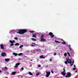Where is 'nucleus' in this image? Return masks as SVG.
I'll use <instances>...</instances> for the list:
<instances>
[{
    "mask_svg": "<svg viewBox=\"0 0 78 78\" xmlns=\"http://www.w3.org/2000/svg\"><path fill=\"white\" fill-rule=\"evenodd\" d=\"M0 47L1 49H4V46H3V44H1L0 45Z\"/></svg>",
    "mask_w": 78,
    "mask_h": 78,
    "instance_id": "obj_11",
    "label": "nucleus"
},
{
    "mask_svg": "<svg viewBox=\"0 0 78 78\" xmlns=\"http://www.w3.org/2000/svg\"><path fill=\"white\" fill-rule=\"evenodd\" d=\"M41 67V65H38V67Z\"/></svg>",
    "mask_w": 78,
    "mask_h": 78,
    "instance_id": "obj_36",
    "label": "nucleus"
},
{
    "mask_svg": "<svg viewBox=\"0 0 78 78\" xmlns=\"http://www.w3.org/2000/svg\"><path fill=\"white\" fill-rule=\"evenodd\" d=\"M44 37V35H42L41 37V42H44L45 41V39L43 38Z\"/></svg>",
    "mask_w": 78,
    "mask_h": 78,
    "instance_id": "obj_4",
    "label": "nucleus"
},
{
    "mask_svg": "<svg viewBox=\"0 0 78 78\" xmlns=\"http://www.w3.org/2000/svg\"><path fill=\"white\" fill-rule=\"evenodd\" d=\"M67 54H68V55L69 56H70V53L69 52H68Z\"/></svg>",
    "mask_w": 78,
    "mask_h": 78,
    "instance_id": "obj_31",
    "label": "nucleus"
},
{
    "mask_svg": "<svg viewBox=\"0 0 78 78\" xmlns=\"http://www.w3.org/2000/svg\"><path fill=\"white\" fill-rule=\"evenodd\" d=\"M50 61H52V59H50Z\"/></svg>",
    "mask_w": 78,
    "mask_h": 78,
    "instance_id": "obj_38",
    "label": "nucleus"
},
{
    "mask_svg": "<svg viewBox=\"0 0 78 78\" xmlns=\"http://www.w3.org/2000/svg\"><path fill=\"white\" fill-rule=\"evenodd\" d=\"M33 37H35L36 38V35L34 34L33 35Z\"/></svg>",
    "mask_w": 78,
    "mask_h": 78,
    "instance_id": "obj_18",
    "label": "nucleus"
},
{
    "mask_svg": "<svg viewBox=\"0 0 78 78\" xmlns=\"http://www.w3.org/2000/svg\"><path fill=\"white\" fill-rule=\"evenodd\" d=\"M23 69H24V68H21V70H23Z\"/></svg>",
    "mask_w": 78,
    "mask_h": 78,
    "instance_id": "obj_33",
    "label": "nucleus"
},
{
    "mask_svg": "<svg viewBox=\"0 0 78 78\" xmlns=\"http://www.w3.org/2000/svg\"><path fill=\"white\" fill-rule=\"evenodd\" d=\"M5 68L6 69V70H7L8 69V68L7 67H5Z\"/></svg>",
    "mask_w": 78,
    "mask_h": 78,
    "instance_id": "obj_32",
    "label": "nucleus"
},
{
    "mask_svg": "<svg viewBox=\"0 0 78 78\" xmlns=\"http://www.w3.org/2000/svg\"><path fill=\"white\" fill-rule=\"evenodd\" d=\"M54 55H55V56L56 55V53H55L54 54Z\"/></svg>",
    "mask_w": 78,
    "mask_h": 78,
    "instance_id": "obj_35",
    "label": "nucleus"
},
{
    "mask_svg": "<svg viewBox=\"0 0 78 78\" xmlns=\"http://www.w3.org/2000/svg\"><path fill=\"white\" fill-rule=\"evenodd\" d=\"M13 55H15V56H17V54L15 52L13 53Z\"/></svg>",
    "mask_w": 78,
    "mask_h": 78,
    "instance_id": "obj_13",
    "label": "nucleus"
},
{
    "mask_svg": "<svg viewBox=\"0 0 78 78\" xmlns=\"http://www.w3.org/2000/svg\"><path fill=\"white\" fill-rule=\"evenodd\" d=\"M33 44H32L31 45V47H34V46H35V45H36V44H35V43H34Z\"/></svg>",
    "mask_w": 78,
    "mask_h": 78,
    "instance_id": "obj_20",
    "label": "nucleus"
},
{
    "mask_svg": "<svg viewBox=\"0 0 78 78\" xmlns=\"http://www.w3.org/2000/svg\"><path fill=\"white\" fill-rule=\"evenodd\" d=\"M30 72H29V74H30Z\"/></svg>",
    "mask_w": 78,
    "mask_h": 78,
    "instance_id": "obj_44",
    "label": "nucleus"
},
{
    "mask_svg": "<svg viewBox=\"0 0 78 78\" xmlns=\"http://www.w3.org/2000/svg\"><path fill=\"white\" fill-rule=\"evenodd\" d=\"M2 73V71L0 70V73Z\"/></svg>",
    "mask_w": 78,
    "mask_h": 78,
    "instance_id": "obj_39",
    "label": "nucleus"
},
{
    "mask_svg": "<svg viewBox=\"0 0 78 78\" xmlns=\"http://www.w3.org/2000/svg\"><path fill=\"white\" fill-rule=\"evenodd\" d=\"M16 73V72H13L12 73V74L13 75H14Z\"/></svg>",
    "mask_w": 78,
    "mask_h": 78,
    "instance_id": "obj_14",
    "label": "nucleus"
},
{
    "mask_svg": "<svg viewBox=\"0 0 78 78\" xmlns=\"http://www.w3.org/2000/svg\"><path fill=\"white\" fill-rule=\"evenodd\" d=\"M67 76H66L65 77L66 78H69L71 76V73H67Z\"/></svg>",
    "mask_w": 78,
    "mask_h": 78,
    "instance_id": "obj_5",
    "label": "nucleus"
},
{
    "mask_svg": "<svg viewBox=\"0 0 78 78\" xmlns=\"http://www.w3.org/2000/svg\"><path fill=\"white\" fill-rule=\"evenodd\" d=\"M30 61H33V59H31V60H30Z\"/></svg>",
    "mask_w": 78,
    "mask_h": 78,
    "instance_id": "obj_42",
    "label": "nucleus"
},
{
    "mask_svg": "<svg viewBox=\"0 0 78 78\" xmlns=\"http://www.w3.org/2000/svg\"><path fill=\"white\" fill-rule=\"evenodd\" d=\"M31 39V40H32V41H37L36 39L33 38H32Z\"/></svg>",
    "mask_w": 78,
    "mask_h": 78,
    "instance_id": "obj_16",
    "label": "nucleus"
},
{
    "mask_svg": "<svg viewBox=\"0 0 78 78\" xmlns=\"http://www.w3.org/2000/svg\"><path fill=\"white\" fill-rule=\"evenodd\" d=\"M69 48L70 49V50H72V48H70V45H69Z\"/></svg>",
    "mask_w": 78,
    "mask_h": 78,
    "instance_id": "obj_27",
    "label": "nucleus"
},
{
    "mask_svg": "<svg viewBox=\"0 0 78 78\" xmlns=\"http://www.w3.org/2000/svg\"><path fill=\"white\" fill-rule=\"evenodd\" d=\"M2 56H6V54L4 52H2Z\"/></svg>",
    "mask_w": 78,
    "mask_h": 78,
    "instance_id": "obj_7",
    "label": "nucleus"
},
{
    "mask_svg": "<svg viewBox=\"0 0 78 78\" xmlns=\"http://www.w3.org/2000/svg\"><path fill=\"white\" fill-rule=\"evenodd\" d=\"M23 47V45H21V46H20L19 47V48H22V47Z\"/></svg>",
    "mask_w": 78,
    "mask_h": 78,
    "instance_id": "obj_22",
    "label": "nucleus"
},
{
    "mask_svg": "<svg viewBox=\"0 0 78 78\" xmlns=\"http://www.w3.org/2000/svg\"><path fill=\"white\" fill-rule=\"evenodd\" d=\"M19 32H17V33H18L20 34H23L27 31V30L26 29H21L18 30Z\"/></svg>",
    "mask_w": 78,
    "mask_h": 78,
    "instance_id": "obj_2",
    "label": "nucleus"
},
{
    "mask_svg": "<svg viewBox=\"0 0 78 78\" xmlns=\"http://www.w3.org/2000/svg\"><path fill=\"white\" fill-rule=\"evenodd\" d=\"M46 74L47 75H46V77H48L49 76H50V72H47L46 71Z\"/></svg>",
    "mask_w": 78,
    "mask_h": 78,
    "instance_id": "obj_6",
    "label": "nucleus"
},
{
    "mask_svg": "<svg viewBox=\"0 0 78 78\" xmlns=\"http://www.w3.org/2000/svg\"><path fill=\"white\" fill-rule=\"evenodd\" d=\"M63 71L61 72V74L63 76H65L66 73V69H65V68L63 69Z\"/></svg>",
    "mask_w": 78,
    "mask_h": 78,
    "instance_id": "obj_3",
    "label": "nucleus"
},
{
    "mask_svg": "<svg viewBox=\"0 0 78 78\" xmlns=\"http://www.w3.org/2000/svg\"><path fill=\"white\" fill-rule=\"evenodd\" d=\"M74 67H75V65H74Z\"/></svg>",
    "mask_w": 78,
    "mask_h": 78,
    "instance_id": "obj_40",
    "label": "nucleus"
},
{
    "mask_svg": "<svg viewBox=\"0 0 78 78\" xmlns=\"http://www.w3.org/2000/svg\"><path fill=\"white\" fill-rule=\"evenodd\" d=\"M14 44H10V46H13V45H14Z\"/></svg>",
    "mask_w": 78,
    "mask_h": 78,
    "instance_id": "obj_26",
    "label": "nucleus"
},
{
    "mask_svg": "<svg viewBox=\"0 0 78 78\" xmlns=\"http://www.w3.org/2000/svg\"><path fill=\"white\" fill-rule=\"evenodd\" d=\"M55 41L56 43H61V42H59L58 41H56L55 40Z\"/></svg>",
    "mask_w": 78,
    "mask_h": 78,
    "instance_id": "obj_23",
    "label": "nucleus"
},
{
    "mask_svg": "<svg viewBox=\"0 0 78 78\" xmlns=\"http://www.w3.org/2000/svg\"><path fill=\"white\" fill-rule=\"evenodd\" d=\"M9 42H10V43L11 44H14V43H15V41L14 40H13L12 41L10 40Z\"/></svg>",
    "mask_w": 78,
    "mask_h": 78,
    "instance_id": "obj_10",
    "label": "nucleus"
},
{
    "mask_svg": "<svg viewBox=\"0 0 78 78\" xmlns=\"http://www.w3.org/2000/svg\"><path fill=\"white\" fill-rule=\"evenodd\" d=\"M76 68H74L73 69V70H75L76 69Z\"/></svg>",
    "mask_w": 78,
    "mask_h": 78,
    "instance_id": "obj_34",
    "label": "nucleus"
},
{
    "mask_svg": "<svg viewBox=\"0 0 78 78\" xmlns=\"http://www.w3.org/2000/svg\"><path fill=\"white\" fill-rule=\"evenodd\" d=\"M62 44H63V45H66V42H62Z\"/></svg>",
    "mask_w": 78,
    "mask_h": 78,
    "instance_id": "obj_21",
    "label": "nucleus"
},
{
    "mask_svg": "<svg viewBox=\"0 0 78 78\" xmlns=\"http://www.w3.org/2000/svg\"><path fill=\"white\" fill-rule=\"evenodd\" d=\"M20 65V63H17L16 64V66H15V68H17V66Z\"/></svg>",
    "mask_w": 78,
    "mask_h": 78,
    "instance_id": "obj_9",
    "label": "nucleus"
},
{
    "mask_svg": "<svg viewBox=\"0 0 78 78\" xmlns=\"http://www.w3.org/2000/svg\"><path fill=\"white\" fill-rule=\"evenodd\" d=\"M67 62L69 64H70L71 66H72L73 65V64H74V60H73V62H72V61L69 58H66V61L65 62V64H67Z\"/></svg>",
    "mask_w": 78,
    "mask_h": 78,
    "instance_id": "obj_1",
    "label": "nucleus"
},
{
    "mask_svg": "<svg viewBox=\"0 0 78 78\" xmlns=\"http://www.w3.org/2000/svg\"><path fill=\"white\" fill-rule=\"evenodd\" d=\"M5 61L6 62H8V61H9V58H6L5 59Z\"/></svg>",
    "mask_w": 78,
    "mask_h": 78,
    "instance_id": "obj_15",
    "label": "nucleus"
},
{
    "mask_svg": "<svg viewBox=\"0 0 78 78\" xmlns=\"http://www.w3.org/2000/svg\"><path fill=\"white\" fill-rule=\"evenodd\" d=\"M64 56H67V53H65L64 54Z\"/></svg>",
    "mask_w": 78,
    "mask_h": 78,
    "instance_id": "obj_30",
    "label": "nucleus"
},
{
    "mask_svg": "<svg viewBox=\"0 0 78 78\" xmlns=\"http://www.w3.org/2000/svg\"><path fill=\"white\" fill-rule=\"evenodd\" d=\"M14 39H15V40H18V38L17 37H15Z\"/></svg>",
    "mask_w": 78,
    "mask_h": 78,
    "instance_id": "obj_25",
    "label": "nucleus"
},
{
    "mask_svg": "<svg viewBox=\"0 0 78 78\" xmlns=\"http://www.w3.org/2000/svg\"><path fill=\"white\" fill-rule=\"evenodd\" d=\"M15 45V46H19V43H16Z\"/></svg>",
    "mask_w": 78,
    "mask_h": 78,
    "instance_id": "obj_17",
    "label": "nucleus"
},
{
    "mask_svg": "<svg viewBox=\"0 0 78 78\" xmlns=\"http://www.w3.org/2000/svg\"><path fill=\"white\" fill-rule=\"evenodd\" d=\"M77 73V71H76V73Z\"/></svg>",
    "mask_w": 78,
    "mask_h": 78,
    "instance_id": "obj_41",
    "label": "nucleus"
},
{
    "mask_svg": "<svg viewBox=\"0 0 78 78\" xmlns=\"http://www.w3.org/2000/svg\"><path fill=\"white\" fill-rule=\"evenodd\" d=\"M39 75V73H38L36 74L37 76H38V75Z\"/></svg>",
    "mask_w": 78,
    "mask_h": 78,
    "instance_id": "obj_28",
    "label": "nucleus"
},
{
    "mask_svg": "<svg viewBox=\"0 0 78 78\" xmlns=\"http://www.w3.org/2000/svg\"><path fill=\"white\" fill-rule=\"evenodd\" d=\"M30 75H33V74L31 73V72H30Z\"/></svg>",
    "mask_w": 78,
    "mask_h": 78,
    "instance_id": "obj_29",
    "label": "nucleus"
},
{
    "mask_svg": "<svg viewBox=\"0 0 78 78\" xmlns=\"http://www.w3.org/2000/svg\"><path fill=\"white\" fill-rule=\"evenodd\" d=\"M49 35H50V36H51V37H53L54 36V35H53V33H52L51 32H50L49 33Z\"/></svg>",
    "mask_w": 78,
    "mask_h": 78,
    "instance_id": "obj_8",
    "label": "nucleus"
},
{
    "mask_svg": "<svg viewBox=\"0 0 78 78\" xmlns=\"http://www.w3.org/2000/svg\"><path fill=\"white\" fill-rule=\"evenodd\" d=\"M51 72L52 73H54V72H53V71H51Z\"/></svg>",
    "mask_w": 78,
    "mask_h": 78,
    "instance_id": "obj_37",
    "label": "nucleus"
},
{
    "mask_svg": "<svg viewBox=\"0 0 78 78\" xmlns=\"http://www.w3.org/2000/svg\"><path fill=\"white\" fill-rule=\"evenodd\" d=\"M30 33H34V31H30Z\"/></svg>",
    "mask_w": 78,
    "mask_h": 78,
    "instance_id": "obj_24",
    "label": "nucleus"
},
{
    "mask_svg": "<svg viewBox=\"0 0 78 78\" xmlns=\"http://www.w3.org/2000/svg\"><path fill=\"white\" fill-rule=\"evenodd\" d=\"M23 55V53H20L18 54V56H21V55Z\"/></svg>",
    "mask_w": 78,
    "mask_h": 78,
    "instance_id": "obj_19",
    "label": "nucleus"
},
{
    "mask_svg": "<svg viewBox=\"0 0 78 78\" xmlns=\"http://www.w3.org/2000/svg\"><path fill=\"white\" fill-rule=\"evenodd\" d=\"M56 48V49H57V48Z\"/></svg>",
    "mask_w": 78,
    "mask_h": 78,
    "instance_id": "obj_46",
    "label": "nucleus"
},
{
    "mask_svg": "<svg viewBox=\"0 0 78 78\" xmlns=\"http://www.w3.org/2000/svg\"><path fill=\"white\" fill-rule=\"evenodd\" d=\"M40 58H41L42 59H45V57H44L43 55H41L40 56Z\"/></svg>",
    "mask_w": 78,
    "mask_h": 78,
    "instance_id": "obj_12",
    "label": "nucleus"
},
{
    "mask_svg": "<svg viewBox=\"0 0 78 78\" xmlns=\"http://www.w3.org/2000/svg\"><path fill=\"white\" fill-rule=\"evenodd\" d=\"M58 54H59V55H60V53H58Z\"/></svg>",
    "mask_w": 78,
    "mask_h": 78,
    "instance_id": "obj_45",
    "label": "nucleus"
},
{
    "mask_svg": "<svg viewBox=\"0 0 78 78\" xmlns=\"http://www.w3.org/2000/svg\"><path fill=\"white\" fill-rule=\"evenodd\" d=\"M5 78H8V77H6Z\"/></svg>",
    "mask_w": 78,
    "mask_h": 78,
    "instance_id": "obj_43",
    "label": "nucleus"
}]
</instances>
